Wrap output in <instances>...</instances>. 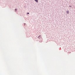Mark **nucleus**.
<instances>
[{
	"mask_svg": "<svg viewBox=\"0 0 75 75\" xmlns=\"http://www.w3.org/2000/svg\"><path fill=\"white\" fill-rule=\"evenodd\" d=\"M35 1H36V2L38 3V0H35Z\"/></svg>",
	"mask_w": 75,
	"mask_h": 75,
	"instance_id": "nucleus-1",
	"label": "nucleus"
},
{
	"mask_svg": "<svg viewBox=\"0 0 75 75\" xmlns=\"http://www.w3.org/2000/svg\"><path fill=\"white\" fill-rule=\"evenodd\" d=\"M67 14H68L69 13V11H67Z\"/></svg>",
	"mask_w": 75,
	"mask_h": 75,
	"instance_id": "nucleus-2",
	"label": "nucleus"
},
{
	"mask_svg": "<svg viewBox=\"0 0 75 75\" xmlns=\"http://www.w3.org/2000/svg\"><path fill=\"white\" fill-rule=\"evenodd\" d=\"M38 38H41V35H40L39 36H38Z\"/></svg>",
	"mask_w": 75,
	"mask_h": 75,
	"instance_id": "nucleus-3",
	"label": "nucleus"
},
{
	"mask_svg": "<svg viewBox=\"0 0 75 75\" xmlns=\"http://www.w3.org/2000/svg\"><path fill=\"white\" fill-rule=\"evenodd\" d=\"M29 13H27V14H29Z\"/></svg>",
	"mask_w": 75,
	"mask_h": 75,
	"instance_id": "nucleus-4",
	"label": "nucleus"
},
{
	"mask_svg": "<svg viewBox=\"0 0 75 75\" xmlns=\"http://www.w3.org/2000/svg\"><path fill=\"white\" fill-rule=\"evenodd\" d=\"M69 7H72V6H69Z\"/></svg>",
	"mask_w": 75,
	"mask_h": 75,
	"instance_id": "nucleus-5",
	"label": "nucleus"
},
{
	"mask_svg": "<svg viewBox=\"0 0 75 75\" xmlns=\"http://www.w3.org/2000/svg\"><path fill=\"white\" fill-rule=\"evenodd\" d=\"M15 11H16L17 10V9H15Z\"/></svg>",
	"mask_w": 75,
	"mask_h": 75,
	"instance_id": "nucleus-6",
	"label": "nucleus"
}]
</instances>
